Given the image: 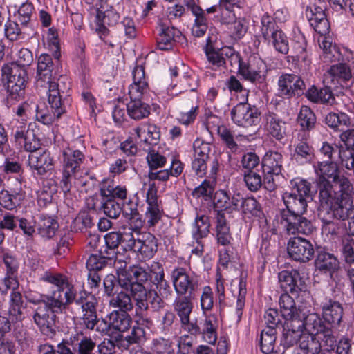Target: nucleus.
I'll return each instance as SVG.
<instances>
[{
  "label": "nucleus",
  "instance_id": "nucleus-1",
  "mask_svg": "<svg viewBox=\"0 0 354 354\" xmlns=\"http://www.w3.org/2000/svg\"><path fill=\"white\" fill-rule=\"evenodd\" d=\"M328 188L321 189L319 192L320 207L318 209V216L323 223V228L326 230L327 226L332 225L333 227L328 232H333L335 230L333 220L335 218L342 220H353L354 217L350 216L353 212V201L343 198L339 201L336 192H331L328 185Z\"/></svg>",
  "mask_w": 354,
  "mask_h": 354
},
{
  "label": "nucleus",
  "instance_id": "nucleus-2",
  "mask_svg": "<svg viewBox=\"0 0 354 354\" xmlns=\"http://www.w3.org/2000/svg\"><path fill=\"white\" fill-rule=\"evenodd\" d=\"M64 93V91L58 88L57 84L50 85L48 90V101L50 110H48L44 104H38L34 118L44 124L49 125L61 118L66 112L68 104L66 99L62 100Z\"/></svg>",
  "mask_w": 354,
  "mask_h": 354
},
{
  "label": "nucleus",
  "instance_id": "nucleus-3",
  "mask_svg": "<svg viewBox=\"0 0 354 354\" xmlns=\"http://www.w3.org/2000/svg\"><path fill=\"white\" fill-rule=\"evenodd\" d=\"M290 190L283 194V201L287 208L286 213L305 214L307 199L310 198V184L306 180L296 178L290 181Z\"/></svg>",
  "mask_w": 354,
  "mask_h": 354
},
{
  "label": "nucleus",
  "instance_id": "nucleus-4",
  "mask_svg": "<svg viewBox=\"0 0 354 354\" xmlns=\"http://www.w3.org/2000/svg\"><path fill=\"white\" fill-rule=\"evenodd\" d=\"M1 72L3 79L7 82L8 100L18 101L24 97L27 82L26 68L11 63L5 64Z\"/></svg>",
  "mask_w": 354,
  "mask_h": 354
},
{
  "label": "nucleus",
  "instance_id": "nucleus-5",
  "mask_svg": "<svg viewBox=\"0 0 354 354\" xmlns=\"http://www.w3.org/2000/svg\"><path fill=\"white\" fill-rule=\"evenodd\" d=\"M62 175L60 186L64 193L70 191L71 181L75 174L80 169L84 160V155L80 150H73L70 148L62 151Z\"/></svg>",
  "mask_w": 354,
  "mask_h": 354
},
{
  "label": "nucleus",
  "instance_id": "nucleus-6",
  "mask_svg": "<svg viewBox=\"0 0 354 354\" xmlns=\"http://www.w3.org/2000/svg\"><path fill=\"white\" fill-rule=\"evenodd\" d=\"M171 279L175 292L178 296L194 297L200 286L198 277L187 272L186 269L182 267H178L172 270Z\"/></svg>",
  "mask_w": 354,
  "mask_h": 354
},
{
  "label": "nucleus",
  "instance_id": "nucleus-7",
  "mask_svg": "<svg viewBox=\"0 0 354 354\" xmlns=\"http://www.w3.org/2000/svg\"><path fill=\"white\" fill-rule=\"evenodd\" d=\"M231 118L234 124L243 127L257 125L261 113L258 108L247 102H240L231 110Z\"/></svg>",
  "mask_w": 354,
  "mask_h": 354
},
{
  "label": "nucleus",
  "instance_id": "nucleus-8",
  "mask_svg": "<svg viewBox=\"0 0 354 354\" xmlns=\"http://www.w3.org/2000/svg\"><path fill=\"white\" fill-rule=\"evenodd\" d=\"M171 295V287L155 286V288L148 292L145 288L144 297L140 299L138 298H134V299L137 301L136 305L141 310H147L149 304L154 310H158L165 307L164 301L170 298Z\"/></svg>",
  "mask_w": 354,
  "mask_h": 354
},
{
  "label": "nucleus",
  "instance_id": "nucleus-9",
  "mask_svg": "<svg viewBox=\"0 0 354 354\" xmlns=\"http://www.w3.org/2000/svg\"><path fill=\"white\" fill-rule=\"evenodd\" d=\"M279 95L285 98L301 96L304 93L306 84L303 79L293 73H283L279 77Z\"/></svg>",
  "mask_w": 354,
  "mask_h": 354
},
{
  "label": "nucleus",
  "instance_id": "nucleus-10",
  "mask_svg": "<svg viewBox=\"0 0 354 354\" xmlns=\"http://www.w3.org/2000/svg\"><path fill=\"white\" fill-rule=\"evenodd\" d=\"M303 214L286 213L285 210L281 212V223L288 234L308 235L313 232L315 230L313 225L309 220L304 217Z\"/></svg>",
  "mask_w": 354,
  "mask_h": 354
},
{
  "label": "nucleus",
  "instance_id": "nucleus-11",
  "mask_svg": "<svg viewBox=\"0 0 354 354\" xmlns=\"http://www.w3.org/2000/svg\"><path fill=\"white\" fill-rule=\"evenodd\" d=\"M278 279L281 288L295 297L308 294L306 292L305 282L297 270H282L279 273Z\"/></svg>",
  "mask_w": 354,
  "mask_h": 354
},
{
  "label": "nucleus",
  "instance_id": "nucleus-12",
  "mask_svg": "<svg viewBox=\"0 0 354 354\" xmlns=\"http://www.w3.org/2000/svg\"><path fill=\"white\" fill-rule=\"evenodd\" d=\"M32 317L41 332L46 336L55 334L56 312H53L50 305L46 301L41 305L32 307Z\"/></svg>",
  "mask_w": 354,
  "mask_h": 354
},
{
  "label": "nucleus",
  "instance_id": "nucleus-13",
  "mask_svg": "<svg viewBox=\"0 0 354 354\" xmlns=\"http://www.w3.org/2000/svg\"><path fill=\"white\" fill-rule=\"evenodd\" d=\"M76 297V290L73 286L54 290L46 296V302L53 312L63 313L73 302Z\"/></svg>",
  "mask_w": 354,
  "mask_h": 354
},
{
  "label": "nucleus",
  "instance_id": "nucleus-14",
  "mask_svg": "<svg viewBox=\"0 0 354 354\" xmlns=\"http://www.w3.org/2000/svg\"><path fill=\"white\" fill-rule=\"evenodd\" d=\"M66 344L72 346L75 349L76 354H95L97 346L96 342L91 337L89 331L86 329H79L75 327L71 333Z\"/></svg>",
  "mask_w": 354,
  "mask_h": 354
},
{
  "label": "nucleus",
  "instance_id": "nucleus-15",
  "mask_svg": "<svg viewBox=\"0 0 354 354\" xmlns=\"http://www.w3.org/2000/svg\"><path fill=\"white\" fill-rule=\"evenodd\" d=\"M53 69V62L51 57L48 54H41L38 58L37 71V86L38 87H48L53 84L58 85V88H61L60 84L64 82L66 77L59 79L58 82L52 80Z\"/></svg>",
  "mask_w": 354,
  "mask_h": 354
},
{
  "label": "nucleus",
  "instance_id": "nucleus-16",
  "mask_svg": "<svg viewBox=\"0 0 354 354\" xmlns=\"http://www.w3.org/2000/svg\"><path fill=\"white\" fill-rule=\"evenodd\" d=\"M343 127L339 129V136L342 145L340 146L339 156L342 165L348 169L354 168V129Z\"/></svg>",
  "mask_w": 354,
  "mask_h": 354
},
{
  "label": "nucleus",
  "instance_id": "nucleus-17",
  "mask_svg": "<svg viewBox=\"0 0 354 354\" xmlns=\"http://www.w3.org/2000/svg\"><path fill=\"white\" fill-rule=\"evenodd\" d=\"M287 250L292 259L304 263L310 261L314 255V248L311 243L298 236L290 239Z\"/></svg>",
  "mask_w": 354,
  "mask_h": 354
},
{
  "label": "nucleus",
  "instance_id": "nucleus-18",
  "mask_svg": "<svg viewBox=\"0 0 354 354\" xmlns=\"http://www.w3.org/2000/svg\"><path fill=\"white\" fill-rule=\"evenodd\" d=\"M241 8V0H220L218 5L206 9L207 13H216L215 17L222 24H230L236 18V8Z\"/></svg>",
  "mask_w": 354,
  "mask_h": 354
},
{
  "label": "nucleus",
  "instance_id": "nucleus-19",
  "mask_svg": "<svg viewBox=\"0 0 354 354\" xmlns=\"http://www.w3.org/2000/svg\"><path fill=\"white\" fill-rule=\"evenodd\" d=\"M283 328L281 345L283 348L292 347L304 339L302 318L285 320Z\"/></svg>",
  "mask_w": 354,
  "mask_h": 354
},
{
  "label": "nucleus",
  "instance_id": "nucleus-20",
  "mask_svg": "<svg viewBox=\"0 0 354 354\" xmlns=\"http://www.w3.org/2000/svg\"><path fill=\"white\" fill-rule=\"evenodd\" d=\"M308 140L309 134L306 131H301L298 133L294 144L295 149L292 158L299 165L310 162L314 157V149Z\"/></svg>",
  "mask_w": 354,
  "mask_h": 354
},
{
  "label": "nucleus",
  "instance_id": "nucleus-21",
  "mask_svg": "<svg viewBox=\"0 0 354 354\" xmlns=\"http://www.w3.org/2000/svg\"><path fill=\"white\" fill-rule=\"evenodd\" d=\"M241 195L239 193L231 194L227 191L220 189L216 192L214 197V207L218 211L232 213L240 209Z\"/></svg>",
  "mask_w": 354,
  "mask_h": 354
},
{
  "label": "nucleus",
  "instance_id": "nucleus-22",
  "mask_svg": "<svg viewBox=\"0 0 354 354\" xmlns=\"http://www.w3.org/2000/svg\"><path fill=\"white\" fill-rule=\"evenodd\" d=\"M147 204L145 211V219L149 226H154L160 220L162 211L158 204L157 190L154 183L149 184L146 194Z\"/></svg>",
  "mask_w": 354,
  "mask_h": 354
},
{
  "label": "nucleus",
  "instance_id": "nucleus-23",
  "mask_svg": "<svg viewBox=\"0 0 354 354\" xmlns=\"http://www.w3.org/2000/svg\"><path fill=\"white\" fill-rule=\"evenodd\" d=\"M28 164L37 175L43 176L53 169L54 159L47 151L36 152L28 156Z\"/></svg>",
  "mask_w": 354,
  "mask_h": 354
},
{
  "label": "nucleus",
  "instance_id": "nucleus-24",
  "mask_svg": "<svg viewBox=\"0 0 354 354\" xmlns=\"http://www.w3.org/2000/svg\"><path fill=\"white\" fill-rule=\"evenodd\" d=\"M317 173L319 176L318 181L319 191L324 188V185L325 188H328L327 183L331 192H335L331 183L336 182L337 180L338 169L337 164L332 161L322 162L319 165Z\"/></svg>",
  "mask_w": 354,
  "mask_h": 354
},
{
  "label": "nucleus",
  "instance_id": "nucleus-25",
  "mask_svg": "<svg viewBox=\"0 0 354 354\" xmlns=\"http://www.w3.org/2000/svg\"><path fill=\"white\" fill-rule=\"evenodd\" d=\"M181 35L180 31L174 26H169L165 23L160 24V32L156 39L157 48L161 50L172 48L176 39Z\"/></svg>",
  "mask_w": 354,
  "mask_h": 354
},
{
  "label": "nucleus",
  "instance_id": "nucleus-26",
  "mask_svg": "<svg viewBox=\"0 0 354 354\" xmlns=\"http://www.w3.org/2000/svg\"><path fill=\"white\" fill-rule=\"evenodd\" d=\"M158 250L157 239L151 233L139 234L135 252L141 256L142 259L152 258Z\"/></svg>",
  "mask_w": 354,
  "mask_h": 354
},
{
  "label": "nucleus",
  "instance_id": "nucleus-27",
  "mask_svg": "<svg viewBox=\"0 0 354 354\" xmlns=\"http://www.w3.org/2000/svg\"><path fill=\"white\" fill-rule=\"evenodd\" d=\"M351 76V70L345 64L333 65L327 74L324 75V83L335 86L337 83L341 82L342 86H344Z\"/></svg>",
  "mask_w": 354,
  "mask_h": 354
},
{
  "label": "nucleus",
  "instance_id": "nucleus-28",
  "mask_svg": "<svg viewBox=\"0 0 354 354\" xmlns=\"http://www.w3.org/2000/svg\"><path fill=\"white\" fill-rule=\"evenodd\" d=\"M283 156L281 153L269 151L266 153L262 160V169L264 174H272L276 176L282 171Z\"/></svg>",
  "mask_w": 354,
  "mask_h": 354
},
{
  "label": "nucleus",
  "instance_id": "nucleus-29",
  "mask_svg": "<svg viewBox=\"0 0 354 354\" xmlns=\"http://www.w3.org/2000/svg\"><path fill=\"white\" fill-rule=\"evenodd\" d=\"M268 133L277 140L281 142L286 136V122L274 113H269L266 118Z\"/></svg>",
  "mask_w": 354,
  "mask_h": 354
},
{
  "label": "nucleus",
  "instance_id": "nucleus-30",
  "mask_svg": "<svg viewBox=\"0 0 354 354\" xmlns=\"http://www.w3.org/2000/svg\"><path fill=\"white\" fill-rule=\"evenodd\" d=\"M118 282L122 288L129 290L133 298L140 299L144 297L145 286L139 283H134L130 268L118 275Z\"/></svg>",
  "mask_w": 354,
  "mask_h": 354
},
{
  "label": "nucleus",
  "instance_id": "nucleus-31",
  "mask_svg": "<svg viewBox=\"0 0 354 354\" xmlns=\"http://www.w3.org/2000/svg\"><path fill=\"white\" fill-rule=\"evenodd\" d=\"M288 292L282 294L279 298V306L281 308V316L285 320L293 319H301V312L296 307L295 302Z\"/></svg>",
  "mask_w": 354,
  "mask_h": 354
},
{
  "label": "nucleus",
  "instance_id": "nucleus-32",
  "mask_svg": "<svg viewBox=\"0 0 354 354\" xmlns=\"http://www.w3.org/2000/svg\"><path fill=\"white\" fill-rule=\"evenodd\" d=\"M216 236L218 244L227 246L231 243L232 236L230 226L223 212L217 211L216 215Z\"/></svg>",
  "mask_w": 354,
  "mask_h": 354
},
{
  "label": "nucleus",
  "instance_id": "nucleus-33",
  "mask_svg": "<svg viewBox=\"0 0 354 354\" xmlns=\"http://www.w3.org/2000/svg\"><path fill=\"white\" fill-rule=\"evenodd\" d=\"M100 196L124 201L127 199L128 190L124 185H116L113 180H104L100 185Z\"/></svg>",
  "mask_w": 354,
  "mask_h": 354
},
{
  "label": "nucleus",
  "instance_id": "nucleus-34",
  "mask_svg": "<svg viewBox=\"0 0 354 354\" xmlns=\"http://www.w3.org/2000/svg\"><path fill=\"white\" fill-rule=\"evenodd\" d=\"M37 109L38 104L36 99L30 97L13 108L14 118H19L23 121L28 122L30 120L34 119V115Z\"/></svg>",
  "mask_w": 354,
  "mask_h": 354
},
{
  "label": "nucleus",
  "instance_id": "nucleus-35",
  "mask_svg": "<svg viewBox=\"0 0 354 354\" xmlns=\"http://www.w3.org/2000/svg\"><path fill=\"white\" fill-rule=\"evenodd\" d=\"M305 95L310 101L315 103L333 104L335 100L332 91L328 86L321 89L312 86Z\"/></svg>",
  "mask_w": 354,
  "mask_h": 354
},
{
  "label": "nucleus",
  "instance_id": "nucleus-36",
  "mask_svg": "<svg viewBox=\"0 0 354 354\" xmlns=\"http://www.w3.org/2000/svg\"><path fill=\"white\" fill-rule=\"evenodd\" d=\"M137 136L150 145H155L159 140L160 132L159 128L153 124L144 123L134 129Z\"/></svg>",
  "mask_w": 354,
  "mask_h": 354
},
{
  "label": "nucleus",
  "instance_id": "nucleus-37",
  "mask_svg": "<svg viewBox=\"0 0 354 354\" xmlns=\"http://www.w3.org/2000/svg\"><path fill=\"white\" fill-rule=\"evenodd\" d=\"M109 318L113 331L125 332L130 328L132 323L131 317L127 312L114 310L109 314Z\"/></svg>",
  "mask_w": 354,
  "mask_h": 354
},
{
  "label": "nucleus",
  "instance_id": "nucleus-38",
  "mask_svg": "<svg viewBox=\"0 0 354 354\" xmlns=\"http://www.w3.org/2000/svg\"><path fill=\"white\" fill-rule=\"evenodd\" d=\"M343 309L339 303L330 300L322 306L323 318L329 324L338 325L342 318Z\"/></svg>",
  "mask_w": 354,
  "mask_h": 354
},
{
  "label": "nucleus",
  "instance_id": "nucleus-39",
  "mask_svg": "<svg viewBox=\"0 0 354 354\" xmlns=\"http://www.w3.org/2000/svg\"><path fill=\"white\" fill-rule=\"evenodd\" d=\"M126 108L128 115L136 120L147 118L151 111L150 106L141 100H131Z\"/></svg>",
  "mask_w": 354,
  "mask_h": 354
},
{
  "label": "nucleus",
  "instance_id": "nucleus-40",
  "mask_svg": "<svg viewBox=\"0 0 354 354\" xmlns=\"http://www.w3.org/2000/svg\"><path fill=\"white\" fill-rule=\"evenodd\" d=\"M315 266L320 271L331 274L339 268V261L333 254L320 252L316 259Z\"/></svg>",
  "mask_w": 354,
  "mask_h": 354
},
{
  "label": "nucleus",
  "instance_id": "nucleus-41",
  "mask_svg": "<svg viewBox=\"0 0 354 354\" xmlns=\"http://www.w3.org/2000/svg\"><path fill=\"white\" fill-rule=\"evenodd\" d=\"M21 189L10 192L2 190L0 192V205L8 210H12L19 206L24 199Z\"/></svg>",
  "mask_w": 354,
  "mask_h": 354
},
{
  "label": "nucleus",
  "instance_id": "nucleus-42",
  "mask_svg": "<svg viewBox=\"0 0 354 354\" xmlns=\"http://www.w3.org/2000/svg\"><path fill=\"white\" fill-rule=\"evenodd\" d=\"M192 296H179L174 302V309L178 316L180 321L185 320L190 317L193 309Z\"/></svg>",
  "mask_w": 354,
  "mask_h": 354
},
{
  "label": "nucleus",
  "instance_id": "nucleus-43",
  "mask_svg": "<svg viewBox=\"0 0 354 354\" xmlns=\"http://www.w3.org/2000/svg\"><path fill=\"white\" fill-rule=\"evenodd\" d=\"M351 222L348 221L349 232L345 234L342 239V253L346 263L351 266L354 263V234L351 229Z\"/></svg>",
  "mask_w": 354,
  "mask_h": 354
},
{
  "label": "nucleus",
  "instance_id": "nucleus-44",
  "mask_svg": "<svg viewBox=\"0 0 354 354\" xmlns=\"http://www.w3.org/2000/svg\"><path fill=\"white\" fill-rule=\"evenodd\" d=\"M57 222L48 216L41 215L38 222V232L44 239L53 238L58 229Z\"/></svg>",
  "mask_w": 354,
  "mask_h": 354
},
{
  "label": "nucleus",
  "instance_id": "nucleus-45",
  "mask_svg": "<svg viewBox=\"0 0 354 354\" xmlns=\"http://www.w3.org/2000/svg\"><path fill=\"white\" fill-rule=\"evenodd\" d=\"M148 353L153 354H176L174 344L170 339L162 337L152 339Z\"/></svg>",
  "mask_w": 354,
  "mask_h": 354
},
{
  "label": "nucleus",
  "instance_id": "nucleus-46",
  "mask_svg": "<svg viewBox=\"0 0 354 354\" xmlns=\"http://www.w3.org/2000/svg\"><path fill=\"white\" fill-rule=\"evenodd\" d=\"M100 209L111 218H117L122 212L120 204L114 198L100 196Z\"/></svg>",
  "mask_w": 354,
  "mask_h": 354
},
{
  "label": "nucleus",
  "instance_id": "nucleus-47",
  "mask_svg": "<svg viewBox=\"0 0 354 354\" xmlns=\"http://www.w3.org/2000/svg\"><path fill=\"white\" fill-rule=\"evenodd\" d=\"M302 317L303 330L305 329L309 335H317L319 332L324 329L325 325L322 319L317 313H310L306 317Z\"/></svg>",
  "mask_w": 354,
  "mask_h": 354
},
{
  "label": "nucleus",
  "instance_id": "nucleus-48",
  "mask_svg": "<svg viewBox=\"0 0 354 354\" xmlns=\"http://www.w3.org/2000/svg\"><path fill=\"white\" fill-rule=\"evenodd\" d=\"M210 222L207 216L202 215L196 218L192 226V234L194 240L206 237L209 233Z\"/></svg>",
  "mask_w": 354,
  "mask_h": 354
},
{
  "label": "nucleus",
  "instance_id": "nucleus-49",
  "mask_svg": "<svg viewBox=\"0 0 354 354\" xmlns=\"http://www.w3.org/2000/svg\"><path fill=\"white\" fill-rule=\"evenodd\" d=\"M217 324L214 316H206L201 333L208 344L214 345L217 340Z\"/></svg>",
  "mask_w": 354,
  "mask_h": 354
},
{
  "label": "nucleus",
  "instance_id": "nucleus-50",
  "mask_svg": "<svg viewBox=\"0 0 354 354\" xmlns=\"http://www.w3.org/2000/svg\"><path fill=\"white\" fill-rule=\"evenodd\" d=\"M109 305L118 308L121 312L130 311L133 306L130 295L124 291L113 295L109 300Z\"/></svg>",
  "mask_w": 354,
  "mask_h": 354
},
{
  "label": "nucleus",
  "instance_id": "nucleus-51",
  "mask_svg": "<svg viewBox=\"0 0 354 354\" xmlns=\"http://www.w3.org/2000/svg\"><path fill=\"white\" fill-rule=\"evenodd\" d=\"M122 233L117 232H111L104 236L106 248L104 251H101L102 254H106L109 259H113L115 250L118 248L121 243Z\"/></svg>",
  "mask_w": 354,
  "mask_h": 354
},
{
  "label": "nucleus",
  "instance_id": "nucleus-52",
  "mask_svg": "<svg viewBox=\"0 0 354 354\" xmlns=\"http://www.w3.org/2000/svg\"><path fill=\"white\" fill-rule=\"evenodd\" d=\"M326 124L333 129L339 130L343 127H349L350 118L344 113H330L325 118Z\"/></svg>",
  "mask_w": 354,
  "mask_h": 354
},
{
  "label": "nucleus",
  "instance_id": "nucleus-53",
  "mask_svg": "<svg viewBox=\"0 0 354 354\" xmlns=\"http://www.w3.org/2000/svg\"><path fill=\"white\" fill-rule=\"evenodd\" d=\"M276 329H263L260 337L261 350L263 353L270 354L274 349L276 341Z\"/></svg>",
  "mask_w": 354,
  "mask_h": 354
},
{
  "label": "nucleus",
  "instance_id": "nucleus-54",
  "mask_svg": "<svg viewBox=\"0 0 354 354\" xmlns=\"http://www.w3.org/2000/svg\"><path fill=\"white\" fill-rule=\"evenodd\" d=\"M271 44L274 49L280 53L287 54L289 50L288 39L286 34L280 29L275 32L270 38L266 39Z\"/></svg>",
  "mask_w": 354,
  "mask_h": 354
},
{
  "label": "nucleus",
  "instance_id": "nucleus-55",
  "mask_svg": "<svg viewBox=\"0 0 354 354\" xmlns=\"http://www.w3.org/2000/svg\"><path fill=\"white\" fill-rule=\"evenodd\" d=\"M297 122L302 129V131L310 130L316 122V117L313 111L306 106H302L297 118Z\"/></svg>",
  "mask_w": 354,
  "mask_h": 354
},
{
  "label": "nucleus",
  "instance_id": "nucleus-56",
  "mask_svg": "<svg viewBox=\"0 0 354 354\" xmlns=\"http://www.w3.org/2000/svg\"><path fill=\"white\" fill-rule=\"evenodd\" d=\"M299 347L304 351L303 354H319L322 344L316 335H304V339L300 341Z\"/></svg>",
  "mask_w": 354,
  "mask_h": 354
},
{
  "label": "nucleus",
  "instance_id": "nucleus-57",
  "mask_svg": "<svg viewBox=\"0 0 354 354\" xmlns=\"http://www.w3.org/2000/svg\"><path fill=\"white\" fill-rule=\"evenodd\" d=\"M210 37H208L207 39L205 54L209 64L212 65L213 68H219L221 66L226 67V61L224 59V55H221V49L219 50L210 49Z\"/></svg>",
  "mask_w": 354,
  "mask_h": 354
},
{
  "label": "nucleus",
  "instance_id": "nucleus-58",
  "mask_svg": "<svg viewBox=\"0 0 354 354\" xmlns=\"http://www.w3.org/2000/svg\"><path fill=\"white\" fill-rule=\"evenodd\" d=\"M319 46L323 50L322 59L324 62L339 60V49L333 46L331 41L324 38L322 41H319Z\"/></svg>",
  "mask_w": 354,
  "mask_h": 354
},
{
  "label": "nucleus",
  "instance_id": "nucleus-59",
  "mask_svg": "<svg viewBox=\"0 0 354 354\" xmlns=\"http://www.w3.org/2000/svg\"><path fill=\"white\" fill-rule=\"evenodd\" d=\"M41 280L54 285L56 287L55 290L73 286L66 276L59 273L46 272L41 275Z\"/></svg>",
  "mask_w": 354,
  "mask_h": 354
},
{
  "label": "nucleus",
  "instance_id": "nucleus-60",
  "mask_svg": "<svg viewBox=\"0 0 354 354\" xmlns=\"http://www.w3.org/2000/svg\"><path fill=\"white\" fill-rule=\"evenodd\" d=\"M149 268L152 274V282L155 286L170 287L168 281L165 279L164 268L161 263L153 261Z\"/></svg>",
  "mask_w": 354,
  "mask_h": 354
},
{
  "label": "nucleus",
  "instance_id": "nucleus-61",
  "mask_svg": "<svg viewBox=\"0 0 354 354\" xmlns=\"http://www.w3.org/2000/svg\"><path fill=\"white\" fill-rule=\"evenodd\" d=\"M326 4L324 0H314V3L306 10V15L308 21H310L311 18L320 20L323 17H326L325 10Z\"/></svg>",
  "mask_w": 354,
  "mask_h": 354
},
{
  "label": "nucleus",
  "instance_id": "nucleus-62",
  "mask_svg": "<svg viewBox=\"0 0 354 354\" xmlns=\"http://www.w3.org/2000/svg\"><path fill=\"white\" fill-rule=\"evenodd\" d=\"M306 49V42L304 37H302L300 39L295 41L292 46L293 55L292 57L293 60L297 62H302L306 65H308L310 61L308 59Z\"/></svg>",
  "mask_w": 354,
  "mask_h": 354
},
{
  "label": "nucleus",
  "instance_id": "nucleus-63",
  "mask_svg": "<svg viewBox=\"0 0 354 354\" xmlns=\"http://www.w3.org/2000/svg\"><path fill=\"white\" fill-rule=\"evenodd\" d=\"M243 180L247 188L252 192L259 191L263 186L261 176L254 171H244Z\"/></svg>",
  "mask_w": 354,
  "mask_h": 354
},
{
  "label": "nucleus",
  "instance_id": "nucleus-64",
  "mask_svg": "<svg viewBox=\"0 0 354 354\" xmlns=\"http://www.w3.org/2000/svg\"><path fill=\"white\" fill-rule=\"evenodd\" d=\"M280 29L281 28L277 25L274 18L267 13L263 15L261 17V33L265 40L270 38L271 35Z\"/></svg>",
  "mask_w": 354,
  "mask_h": 354
}]
</instances>
